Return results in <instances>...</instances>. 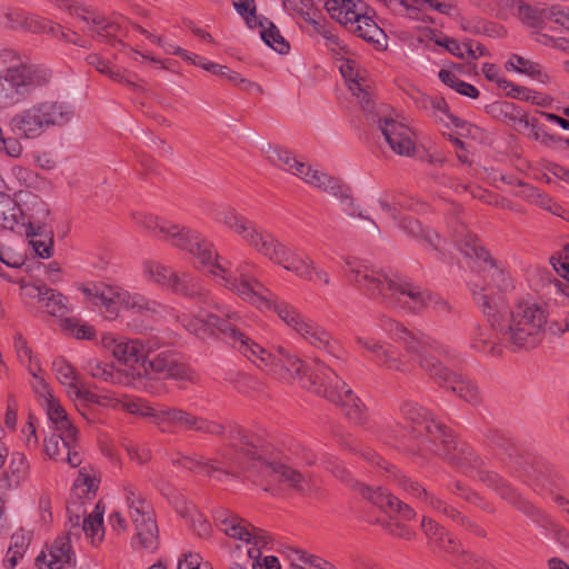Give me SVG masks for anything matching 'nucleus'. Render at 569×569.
Wrapping results in <instances>:
<instances>
[{"mask_svg": "<svg viewBox=\"0 0 569 569\" xmlns=\"http://www.w3.org/2000/svg\"><path fill=\"white\" fill-rule=\"evenodd\" d=\"M156 423L162 431L171 428L191 429L209 433H220L221 427L214 422L198 419L188 412L178 409H163L157 413Z\"/></svg>", "mask_w": 569, "mask_h": 569, "instance_id": "412c9836", "label": "nucleus"}, {"mask_svg": "<svg viewBox=\"0 0 569 569\" xmlns=\"http://www.w3.org/2000/svg\"><path fill=\"white\" fill-rule=\"evenodd\" d=\"M76 563L74 552L71 549L70 537H58L48 548L37 557L39 569H69Z\"/></svg>", "mask_w": 569, "mask_h": 569, "instance_id": "b1692460", "label": "nucleus"}, {"mask_svg": "<svg viewBox=\"0 0 569 569\" xmlns=\"http://www.w3.org/2000/svg\"><path fill=\"white\" fill-rule=\"evenodd\" d=\"M229 328L236 329L231 322H187L186 325V330L200 340L220 337L234 347L233 340L227 338L223 332V329L228 330Z\"/></svg>", "mask_w": 569, "mask_h": 569, "instance_id": "72a5a7b5", "label": "nucleus"}, {"mask_svg": "<svg viewBox=\"0 0 569 569\" xmlns=\"http://www.w3.org/2000/svg\"><path fill=\"white\" fill-rule=\"evenodd\" d=\"M352 22L347 29L368 42L379 43L383 38V31L370 17L362 13V9Z\"/></svg>", "mask_w": 569, "mask_h": 569, "instance_id": "e433bc0d", "label": "nucleus"}, {"mask_svg": "<svg viewBox=\"0 0 569 569\" xmlns=\"http://www.w3.org/2000/svg\"><path fill=\"white\" fill-rule=\"evenodd\" d=\"M70 429H57L51 423L52 432L44 438L43 449L47 457L53 460H63V452H66L64 460L74 468L81 463L82 457L78 450V430L71 421Z\"/></svg>", "mask_w": 569, "mask_h": 569, "instance_id": "dca6fc26", "label": "nucleus"}, {"mask_svg": "<svg viewBox=\"0 0 569 569\" xmlns=\"http://www.w3.org/2000/svg\"><path fill=\"white\" fill-rule=\"evenodd\" d=\"M98 479L94 473H90L86 468L79 471L73 483V495L78 498L91 499L98 489Z\"/></svg>", "mask_w": 569, "mask_h": 569, "instance_id": "49530a36", "label": "nucleus"}, {"mask_svg": "<svg viewBox=\"0 0 569 569\" xmlns=\"http://www.w3.org/2000/svg\"><path fill=\"white\" fill-rule=\"evenodd\" d=\"M60 330L79 340H93L97 331L89 322H60Z\"/></svg>", "mask_w": 569, "mask_h": 569, "instance_id": "5fc2aeb1", "label": "nucleus"}, {"mask_svg": "<svg viewBox=\"0 0 569 569\" xmlns=\"http://www.w3.org/2000/svg\"><path fill=\"white\" fill-rule=\"evenodd\" d=\"M51 78L49 69L27 63H17L6 69L1 79L2 94L10 102H18L33 88L46 84Z\"/></svg>", "mask_w": 569, "mask_h": 569, "instance_id": "9d476101", "label": "nucleus"}, {"mask_svg": "<svg viewBox=\"0 0 569 569\" xmlns=\"http://www.w3.org/2000/svg\"><path fill=\"white\" fill-rule=\"evenodd\" d=\"M0 151L12 158H19L22 154L23 147L18 138H4L3 131L0 128Z\"/></svg>", "mask_w": 569, "mask_h": 569, "instance_id": "680f3d73", "label": "nucleus"}, {"mask_svg": "<svg viewBox=\"0 0 569 569\" xmlns=\"http://www.w3.org/2000/svg\"><path fill=\"white\" fill-rule=\"evenodd\" d=\"M378 124L385 140L393 152L399 156L411 157L416 151V138L413 131L400 119L395 111L383 113L378 119Z\"/></svg>", "mask_w": 569, "mask_h": 569, "instance_id": "4468645a", "label": "nucleus"}, {"mask_svg": "<svg viewBox=\"0 0 569 569\" xmlns=\"http://www.w3.org/2000/svg\"><path fill=\"white\" fill-rule=\"evenodd\" d=\"M451 389L468 402H476L478 400V390L469 380L455 376Z\"/></svg>", "mask_w": 569, "mask_h": 569, "instance_id": "13d9d810", "label": "nucleus"}, {"mask_svg": "<svg viewBox=\"0 0 569 569\" xmlns=\"http://www.w3.org/2000/svg\"><path fill=\"white\" fill-rule=\"evenodd\" d=\"M103 517L104 506L97 503L93 510L82 520L81 530L88 542L93 547H98L104 540L106 529Z\"/></svg>", "mask_w": 569, "mask_h": 569, "instance_id": "7c9ffc66", "label": "nucleus"}, {"mask_svg": "<svg viewBox=\"0 0 569 569\" xmlns=\"http://www.w3.org/2000/svg\"><path fill=\"white\" fill-rule=\"evenodd\" d=\"M236 11L244 19L247 26L251 29L257 28L259 18L254 0H232Z\"/></svg>", "mask_w": 569, "mask_h": 569, "instance_id": "6e6d98bb", "label": "nucleus"}, {"mask_svg": "<svg viewBox=\"0 0 569 569\" xmlns=\"http://www.w3.org/2000/svg\"><path fill=\"white\" fill-rule=\"evenodd\" d=\"M545 17L549 22L559 24L561 28L569 30V9L553 6L545 12Z\"/></svg>", "mask_w": 569, "mask_h": 569, "instance_id": "e2e57ef3", "label": "nucleus"}, {"mask_svg": "<svg viewBox=\"0 0 569 569\" xmlns=\"http://www.w3.org/2000/svg\"><path fill=\"white\" fill-rule=\"evenodd\" d=\"M84 298L94 303L103 305L117 317L170 318L171 310L156 300L140 293L130 292L121 287L88 282L76 284Z\"/></svg>", "mask_w": 569, "mask_h": 569, "instance_id": "423d86ee", "label": "nucleus"}, {"mask_svg": "<svg viewBox=\"0 0 569 569\" xmlns=\"http://www.w3.org/2000/svg\"><path fill=\"white\" fill-rule=\"evenodd\" d=\"M443 33L429 27L417 28L411 36V46L419 50H433V46L440 47Z\"/></svg>", "mask_w": 569, "mask_h": 569, "instance_id": "37998d69", "label": "nucleus"}, {"mask_svg": "<svg viewBox=\"0 0 569 569\" xmlns=\"http://www.w3.org/2000/svg\"><path fill=\"white\" fill-rule=\"evenodd\" d=\"M325 8L333 20L346 28L353 23L362 9L359 0H325Z\"/></svg>", "mask_w": 569, "mask_h": 569, "instance_id": "2f4dec72", "label": "nucleus"}, {"mask_svg": "<svg viewBox=\"0 0 569 569\" xmlns=\"http://www.w3.org/2000/svg\"><path fill=\"white\" fill-rule=\"evenodd\" d=\"M506 69L526 74L541 83H548L550 81V76L541 68L539 63L518 54L510 56L506 62Z\"/></svg>", "mask_w": 569, "mask_h": 569, "instance_id": "f704fd0d", "label": "nucleus"}, {"mask_svg": "<svg viewBox=\"0 0 569 569\" xmlns=\"http://www.w3.org/2000/svg\"><path fill=\"white\" fill-rule=\"evenodd\" d=\"M142 277L146 281L152 282L174 292H183L188 276L179 277L177 272L160 261L148 259L142 262Z\"/></svg>", "mask_w": 569, "mask_h": 569, "instance_id": "393cba45", "label": "nucleus"}, {"mask_svg": "<svg viewBox=\"0 0 569 569\" xmlns=\"http://www.w3.org/2000/svg\"><path fill=\"white\" fill-rule=\"evenodd\" d=\"M441 48L460 59L477 60L483 56V49L479 43L472 41L458 42L443 33Z\"/></svg>", "mask_w": 569, "mask_h": 569, "instance_id": "c9c22d12", "label": "nucleus"}, {"mask_svg": "<svg viewBox=\"0 0 569 569\" xmlns=\"http://www.w3.org/2000/svg\"><path fill=\"white\" fill-rule=\"evenodd\" d=\"M30 475V463L27 456L14 451L9 462L0 468V493L19 489Z\"/></svg>", "mask_w": 569, "mask_h": 569, "instance_id": "a878e982", "label": "nucleus"}, {"mask_svg": "<svg viewBox=\"0 0 569 569\" xmlns=\"http://www.w3.org/2000/svg\"><path fill=\"white\" fill-rule=\"evenodd\" d=\"M52 370L57 380L72 401L82 405L100 402V396L90 391L79 380L76 369L64 358H57L52 362Z\"/></svg>", "mask_w": 569, "mask_h": 569, "instance_id": "6ab92c4d", "label": "nucleus"}, {"mask_svg": "<svg viewBox=\"0 0 569 569\" xmlns=\"http://www.w3.org/2000/svg\"><path fill=\"white\" fill-rule=\"evenodd\" d=\"M286 557L291 566L297 569H312L316 561V557L308 556L305 551L297 548H288Z\"/></svg>", "mask_w": 569, "mask_h": 569, "instance_id": "bf43d9fd", "label": "nucleus"}, {"mask_svg": "<svg viewBox=\"0 0 569 569\" xmlns=\"http://www.w3.org/2000/svg\"><path fill=\"white\" fill-rule=\"evenodd\" d=\"M551 264L563 279L558 284L559 290L569 297V246L563 247L557 256L551 257Z\"/></svg>", "mask_w": 569, "mask_h": 569, "instance_id": "603ef678", "label": "nucleus"}, {"mask_svg": "<svg viewBox=\"0 0 569 569\" xmlns=\"http://www.w3.org/2000/svg\"><path fill=\"white\" fill-rule=\"evenodd\" d=\"M431 107L433 110V117L446 128L456 130L457 134L460 137L470 138L478 142L487 140V133L483 129L452 114L443 99L432 100Z\"/></svg>", "mask_w": 569, "mask_h": 569, "instance_id": "4be33fe9", "label": "nucleus"}, {"mask_svg": "<svg viewBox=\"0 0 569 569\" xmlns=\"http://www.w3.org/2000/svg\"><path fill=\"white\" fill-rule=\"evenodd\" d=\"M482 73L489 81L496 82L500 88L508 89L510 82L500 77V70L495 64L485 63L482 66Z\"/></svg>", "mask_w": 569, "mask_h": 569, "instance_id": "338daca9", "label": "nucleus"}, {"mask_svg": "<svg viewBox=\"0 0 569 569\" xmlns=\"http://www.w3.org/2000/svg\"><path fill=\"white\" fill-rule=\"evenodd\" d=\"M219 526L220 530L230 538L250 545L247 550V555L250 559L259 558L261 548L266 547L268 543V537L264 532L234 515H230L220 520Z\"/></svg>", "mask_w": 569, "mask_h": 569, "instance_id": "a211bd4d", "label": "nucleus"}, {"mask_svg": "<svg viewBox=\"0 0 569 569\" xmlns=\"http://www.w3.org/2000/svg\"><path fill=\"white\" fill-rule=\"evenodd\" d=\"M401 339L407 345V348L413 352L421 355V366L429 370L433 376H438L443 380H449L452 376L447 369L442 368L439 363H435L427 358L426 347L429 346V341L421 338H417L413 333L408 331L402 332Z\"/></svg>", "mask_w": 569, "mask_h": 569, "instance_id": "473e14b6", "label": "nucleus"}, {"mask_svg": "<svg viewBox=\"0 0 569 569\" xmlns=\"http://www.w3.org/2000/svg\"><path fill=\"white\" fill-rule=\"evenodd\" d=\"M148 373L156 372L164 377H171L180 380H192L193 372L177 363L169 355L159 353L152 360H147Z\"/></svg>", "mask_w": 569, "mask_h": 569, "instance_id": "c756f323", "label": "nucleus"}, {"mask_svg": "<svg viewBox=\"0 0 569 569\" xmlns=\"http://www.w3.org/2000/svg\"><path fill=\"white\" fill-rule=\"evenodd\" d=\"M211 216L216 222L239 236L243 242L258 253L301 279L313 280L315 264L309 257L287 247L256 222L238 213L234 208L227 204H217L213 206Z\"/></svg>", "mask_w": 569, "mask_h": 569, "instance_id": "7ed1b4c3", "label": "nucleus"}, {"mask_svg": "<svg viewBox=\"0 0 569 569\" xmlns=\"http://www.w3.org/2000/svg\"><path fill=\"white\" fill-rule=\"evenodd\" d=\"M18 26H22L32 32H48L56 38L63 39L67 42H72V43L82 46L79 42V39L74 32H71L69 30L66 31L61 27L53 24L52 22L47 21L46 19L37 17V16L23 17L22 21H18V20L10 21V27L16 28Z\"/></svg>", "mask_w": 569, "mask_h": 569, "instance_id": "cd10ccee", "label": "nucleus"}, {"mask_svg": "<svg viewBox=\"0 0 569 569\" xmlns=\"http://www.w3.org/2000/svg\"><path fill=\"white\" fill-rule=\"evenodd\" d=\"M99 405L111 406L113 408H121L132 415L142 417H151L157 420L159 410L150 407L144 400L130 396H114L111 393L100 396Z\"/></svg>", "mask_w": 569, "mask_h": 569, "instance_id": "c85d7f7f", "label": "nucleus"}, {"mask_svg": "<svg viewBox=\"0 0 569 569\" xmlns=\"http://www.w3.org/2000/svg\"><path fill=\"white\" fill-rule=\"evenodd\" d=\"M399 227L412 237H423L435 248H439V236L431 230H423L420 223L410 217H403Z\"/></svg>", "mask_w": 569, "mask_h": 569, "instance_id": "864d4df0", "label": "nucleus"}, {"mask_svg": "<svg viewBox=\"0 0 569 569\" xmlns=\"http://www.w3.org/2000/svg\"><path fill=\"white\" fill-rule=\"evenodd\" d=\"M459 249L467 258L476 260L482 271L487 273V277L490 278V282L485 286L476 284L472 292L475 300L482 308L483 315L489 318L496 317L497 303H490L493 289L497 288L499 291L507 290L510 287L509 280L503 271L493 264L489 253L478 243L475 236L468 233L459 242Z\"/></svg>", "mask_w": 569, "mask_h": 569, "instance_id": "6e6552de", "label": "nucleus"}, {"mask_svg": "<svg viewBox=\"0 0 569 569\" xmlns=\"http://www.w3.org/2000/svg\"><path fill=\"white\" fill-rule=\"evenodd\" d=\"M430 0H398L395 2L393 11H405V14L413 20H421L422 22H432L430 17L425 16L422 12L429 8Z\"/></svg>", "mask_w": 569, "mask_h": 569, "instance_id": "09e8293b", "label": "nucleus"}, {"mask_svg": "<svg viewBox=\"0 0 569 569\" xmlns=\"http://www.w3.org/2000/svg\"><path fill=\"white\" fill-rule=\"evenodd\" d=\"M429 8L449 18L457 19L459 17V9L451 0H430Z\"/></svg>", "mask_w": 569, "mask_h": 569, "instance_id": "69168bd1", "label": "nucleus"}, {"mask_svg": "<svg viewBox=\"0 0 569 569\" xmlns=\"http://www.w3.org/2000/svg\"><path fill=\"white\" fill-rule=\"evenodd\" d=\"M178 569H212L209 562L202 560L196 552H189L178 562Z\"/></svg>", "mask_w": 569, "mask_h": 569, "instance_id": "0e129e2a", "label": "nucleus"}, {"mask_svg": "<svg viewBox=\"0 0 569 569\" xmlns=\"http://www.w3.org/2000/svg\"><path fill=\"white\" fill-rule=\"evenodd\" d=\"M351 281L371 297H380L390 302L400 303L413 311L432 308V317H453L445 301L433 297L429 291L403 279L398 273H387L370 269L365 263L347 261Z\"/></svg>", "mask_w": 569, "mask_h": 569, "instance_id": "20e7f679", "label": "nucleus"}, {"mask_svg": "<svg viewBox=\"0 0 569 569\" xmlns=\"http://www.w3.org/2000/svg\"><path fill=\"white\" fill-rule=\"evenodd\" d=\"M403 415L412 422L425 425V428L429 433H433L435 431L440 432L442 429L441 426L436 423L430 415L418 405H406L403 408Z\"/></svg>", "mask_w": 569, "mask_h": 569, "instance_id": "3c124183", "label": "nucleus"}, {"mask_svg": "<svg viewBox=\"0 0 569 569\" xmlns=\"http://www.w3.org/2000/svg\"><path fill=\"white\" fill-rule=\"evenodd\" d=\"M20 209L10 194L0 191V222L12 229L19 221Z\"/></svg>", "mask_w": 569, "mask_h": 569, "instance_id": "8fccbe9b", "label": "nucleus"}, {"mask_svg": "<svg viewBox=\"0 0 569 569\" xmlns=\"http://www.w3.org/2000/svg\"><path fill=\"white\" fill-rule=\"evenodd\" d=\"M29 372L32 376L31 388L39 398V401L46 409L50 423L57 429H70V419L61 406L60 401L52 395L51 389L42 376L39 366H30Z\"/></svg>", "mask_w": 569, "mask_h": 569, "instance_id": "f3484780", "label": "nucleus"}, {"mask_svg": "<svg viewBox=\"0 0 569 569\" xmlns=\"http://www.w3.org/2000/svg\"><path fill=\"white\" fill-rule=\"evenodd\" d=\"M56 1L60 7L66 8L71 13H72V10H74V13L77 16L81 17L84 21L91 20L92 24H93V31L97 32L98 34L110 36L111 30L117 28V23H114V22L109 23L106 21V19L103 17L96 16L86 8H82L79 6L74 7L71 3H69L68 0H56Z\"/></svg>", "mask_w": 569, "mask_h": 569, "instance_id": "58836bf2", "label": "nucleus"}, {"mask_svg": "<svg viewBox=\"0 0 569 569\" xmlns=\"http://www.w3.org/2000/svg\"><path fill=\"white\" fill-rule=\"evenodd\" d=\"M83 370L94 379L111 383L128 385L130 380L123 379L120 375L112 371L111 366L97 359L90 358L83 365Z\"/></svg>", "mask_w": 569, "mask_h": 569, "instance_id": "a19ab883", "label": "nucleus"}, {"mask_svg": "<svg viewBox=\"0 0 569 569\" xmlns=\"http://www.w3.org/2000/svg\"><path fill=\"white\" fill-rule=\"evenodd\" d=\"M74 116L73 109L59 101H42L20 110L10 120L13 133L24 139H36L50 127H62Z\"/></svg>", "mask_w": 569, "mask_h": 569, "instance_id": "0eeeda50", "label": "nucleus"}, {"mask_svg": "<svg viewBox=\"0 0 569 569\" xmlns=\"http://www.w3.org/2000/svg\"><path fill=\"white\" fill-rule=\"evenodd\" d=\"M223 332L227 338L233 340L234 348L260 370L282 381L299 379L302 387L313 389L318 393L323 392L330 400L346 407V413L350 419H360L359 399L332 370L316 362L312 370L308 368L302 371L301 361L282 347H278L274 352H271L237 329H223Z\"/></svg>", "mask_w": 569, "mask_h": 569, "instance_id": "f03ea898", "label": "nucleus"}, {"mask_svg": "<svg viewBox=\"0 0 569 569\" xmlns=\"http://www.w3.org/2000/svg\"><path fill=\"white\" fill-rule=\"evenodd\" d=\"M379 207L388 213L393 220H398V211L400 209H411L412 206L401 198H392L389 194H382L378 198Z\"/></svg>", "mask_w": 569, "mask_h": 569, "instance_id": "4d7b16f0", "label": "nucleus"}, {"mask_svg": "<svg viewBox=\"0 0 569 569\" xmlns=\"http://www.w3.org/2000/svg\"><path fill=\"white\" fill-rule=\"evenodd\" d=\"M41 308L48 315L59 318L66 317L71 311L68 298L51 288L43 297Z\"/></svg>", "mask_w": 569, "mask_h": 569, "instance_id": "79ce46f5", "label": "nucleus"}, {"mask_svg": "<svg viewBox=\"0 0 569 569\" xmlns=\"http://www.w3.org/2000/svg\"><path fill=\"white\" fill-rule=\"evenodd\" d=\"M244 460L248 466V469H254L258 472L263 473V476L270 478V481L264 487L266 491L277 493V490L273 488V482L276 481L283 482L289 488L298 490L303 489L305 481L299 472L274 460L262 459L260 455L257 456L256 450H248L247 452L239 453L236 457H224L223 461L213 460L212 463L196 458L187 457L183 460V466L196 472H201L210 476H213L214 473H220L221 468H224V473L229 475L237 473L238 470L244 469Z\"/></svg>", "mask_w": 569, "mask_h": 569, "instance_id": "39448f33", "label": "nucleus"}, {"mask_svg": "<svg viewBox=\"0 0 569 569\" xmlns=\"http://www.w3.org/2000/svg\"><path fill=\"white\" fill-rule=\"evenodd\" d=\"M549 316L546 305L530 297L520 299L512 311L513 318L522 320H541Z\"/></svg>", "mask_w": 569, "mask_h": 569, "instance_id": "ea45409f", "label": "nucleus"}, {"mask_svg": "<svg viewBox=\"0 0 569 569\" xmlns=\"http://www.w3.org/2000/svg\"><path fill=\"white\" fill-rule=\"evenodd\" d=\"M194 317L197 320H230L239 316L230 306L218 301H210Z\"/></svg>", "mask_w": 569, "mask_h": 569, "instance_id": "a18cd8bd", "label": "nucleus"}, {"mask_svg": "<svg viewBox=\"0 0 569 569\" xmlns=\"http://www.w3.org/2000/svg\"><path fill=\"white\" fill-rule=\"evenodd\" d=\"M506 90V94L512 98H517L523 101H531L536 104L542 106L545 104L543 100L537 94V92L525 88L518 87L510 82V86Z\"/></svg>", "mask_w": 569, "mask_h": 569, "instance_id": "052dcab7", "label": "nucleus"}, {"mask_svg": "<svg viewBox=\"0 0 569 569\" xmlns=\"http://www.w3.org/2000/svg\"><path fill=\"white\" fill-rule=\"evenodd\" d=\"M22 440L28 449L36 450L39 447L37 429L31 420L22 428Z\"/></svg>", "mask_w": 569, "mask_h": 569, "instance_id": "774afa93", "label": "nucleus"}, {"mask_svg": "<svg viewBox=\"0 0 569 569\" xmlns=\"http://www.w3.org/2000/svg\"><path fill=\"white\" fill-rule=\"evenodd\" d=\"M27 236L30 238V244L32 246L37 256L43 259H48L52 254L53 239L50 232L42 234L30 224L27 230Z\"/></svg>", "mask_w": 569, "mask_h": 569, "instance_id": "de8ad7c7", "label": "nucleus"}, {"mask_svg": "<svg viewBox=\"0 0 569 569\" xmlns=\"http://www.w3.org/2000/svg\"><path fill=\"white\" fill-rule=\"evenodd\" d=\"M487 337L479 338L482 349L495 352L496 338L501 333L503 339L509 341L516 349L532 348L542 337L541 322H495L488 326Z\"/></svg>", "mask_w": 569, "mask_h": 569, "instance_id": "f8f14e48", "label": "nucleus"}, {"mask_svg": "<svg viewBox=\"0 0 569 569\" xmlns=\"http://www.w3.org/2000/svg\"><path fill=\"white\" fill-rule=\"evenodd\" d=\"M355 486L358 488V490L366 499L370 500L379 508L397 511L406 520H409L413 517L415 512L409 506L403 505L401 501H399L391 495L381 491L380 488L378 490H373L372 488H369L360 482H355Z\"/></svg>", "mask_w": 569, "mask_h": 569, "instance_id": "bb28decb", "label": "nucleus"}, {"mask_svg": "<svg viewBox=\"0 0 569 569\" xmlns=\"http://www.w3.org/2000/svg\"><path fill=\"white\" fill-rule=\"evenodd\" d=\"M133 219L140 227L154 233L158 232L160 238L166 239L178 249L189 252L201 268L212 277L220 279L227 288L234 291L244 301L256 306L268 317L276 316L280 320H295L302 317L290 303L272 299L271 292L249 273L248 263L239 267V279L229 277L211 244L198 232L161 220L150 213L138 212L133 214Z\"/></svg>", "mask_w": 569, "mask_h": 569, "instance_id": "f257e3e1", "label": "nucleus"}, {"mask_svg": "<svg viewBox=\"0 0 569 569\" xmlns=\"http://www.w3.org/2000/svg\"><path fill=\"white\" fill-rule=\"evenodd\" d=\"M331 51L336 54L338 68L348 83L349 90L359 99L362 109H367L369 107L367 71L360 68L355 54L340 41L339 46Z\"/></svg>", "mask_w": 569, "mask_h": 569, "instance_id": "2eb2a0df", "label": "nucleus"}, {"mask_svg": "<svg viewBox=\"0 0 569 569\" xmlns=\"http://www.w3.org/2000/svg\"><path fill=\"white\" fill-rule=\"evenodd\" d=\"M293 330L317 347H326L329 343L328 332L312 322H293Z\"/></svg>", "mask_w": 569, "mask_h": 569, "instance_id": "c03bdc74", "label": "nucleus"}, {"mask_svg": "<svg viewBox=\"0 0 569 569\" xmlns=\"http://www.w3.org/2000/svg\"><path fill=\"white\" fill-rule=\"evenodd\" d=\"M260 37L263 42L280 54H287L290 51V44L281 34L280 30L269 20L264 19L258 22Z\"/></svg>", "mask_w": 569, "mask_h": 569, "instance_id": "4c0bfd02", "label": "nucleus"}, {"mask_svg": "<svg viewBox=\"0 0 569 569\" xmlns=\"http://www.w3.org/2000/svg\"><path fill=\"white\" fill-rule=\"evenodd\" d=\"M282 7L291 17L300 18L310 24L313 32L325 39L328 49L335 50L339 46V38L318 19L316 13L310 12V0H282Z\"/></svg>", "mask_w": 569, "mask_h": 569, "instance_id": "5701e85b", "label": "nucleus"}, {"mask_svg": "<svg viewBox=\"0 0 569 569\" xmlns=\"http://www.w3.org/2000/svg\"><path fill=\"white\" fill-rule=\"evenodd\" d=\"M124 498L129 509V516L136 529L132 546L134 548H142L146 550L156 549L158 528L149 512L146 501L137 495L136 490L131 486L124 488Z\"/></svg>", "mask_w": 569, "mask_h": 569, "instance_id": "ddd939ff", "label": "nucleus"}, {"mask_svg": "<svg viewBox=\"0 0 569 569\" xmlns=\"http://www.w3.org/2000/svg\"><path fill=\"white\" fill-rule=\"evenodd\" d=\"M496 108L499 109V113L503 117V121L515 128L517 124H520L523 128L529 129V137L541 146L553 148L561 141L560 137L549 133L537 119L529 118L527 114L520 113L513 104L503 102L497 104Z\"/></svg>", "mask_w": 569, "mask_h": 569, "instance_id": "aec40b11", "label": "nucleus"}, {"mask_svg": "<svg viewBox=\"0 0 569 569\" xmlns=\"http://www.w3.org/2000/svg\"><path fill=\"white\" fill-rule=\"evenodd\" d=\"M101 343L111 351L114 359L123 367L126 380L148 375L147 353L143 343L138 340L127 338H116L111 333H104L101 337Z\"/></svg>", "mask_w": 569, "mask_h": 569, "instance_id": "9b49d317", "label": "nucleus"}, {"mask_svg": "<svg viewBox=\"0 0 569 569\" xmlns=\"http://www.w3.org/2000/svg\"><path fill=\"white\" fill-rule=\"evenodd\" d=\"M267 159L276 167L297 176L315 188L329 192L336 197L345 196V191L336 178L328 176L323 171L313 169L309 164L295 158L287 150H282L277 147H269L267 150Z\"/></svg>", "mask_w": 569, "mask_h": 569, "instance_id": "1a4fd4ad", "label": "nucleus"}]
</instances>
